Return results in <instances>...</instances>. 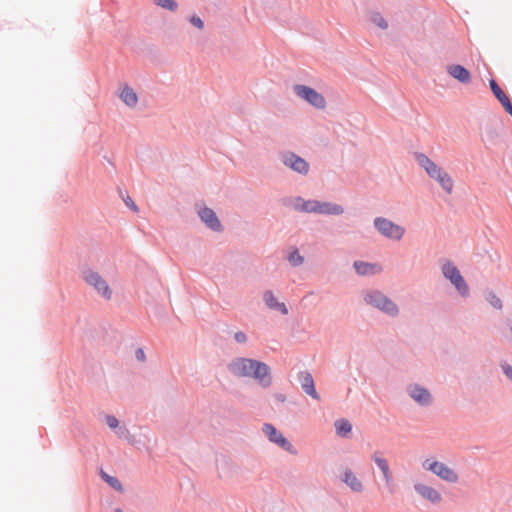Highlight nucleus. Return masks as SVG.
<instances>
[{"instance_id": "nucleus-11", "label": "nucleus", "mask_w": 512, "mask_h": 512, "mask_svg": "<svg viewBox=\"0 0 512 512\" xmlns=\"http://www.w3.org/2000/svg\"><path fill=\"white\" fill-rule=\"evenodd\" d=\"M262 430L271 442L291 454H296L293 445L272 424H264Z\"/></svg>"}, {"instance_id": "nucleus-20", "label": "nucleus", "mask_w": 512, "mask_h": 512, "mask_svg": "<svg viewBox=\"0 0 512 512\" xmlns=\"http://www.w3.org/2000/svg\"><path fill=\"white\" fill-rule=\"evenodd\" d=\"M450 76L457 79L461 83H469L471 80L470 72L461 65H450L447 68Z\"/></svg>"}, {"instance_id": "nucleus-34", "label": "nucleus", "mask_w": 512, "mask_h": 512, "mask_svg": "<svg viewBox=\"0 0 512 512\" xmlns=\"http://www.w3.org/2000/svg\"><path fill=\"white\" fill-rule=\"evenodd\" d=\"M125 203L128 207L132 208L134 211H138L137 206L135 205V203L133 202V200L130 197H127V199H125Z\"/></svg>"}, {"instance_id": "nucleus-21", "label": "nucleus", "mask_w": 512, "mask_h": 512, "mask_svg": "<svg viewBox=\"0 0 512 512\" xmlns=\"http://www.w3.org/2000/svg\"><path fill=\"white\" fill-rule=\"evenodd\" d=\"M317 213L327 215H340L343 213V208L335 203L318 201Z\"/></svg>"}, {"instance_id": "nucleus-9", "label": "nucleus", "mask_w": 512, "mask_h": 512, "mask_svg": "<svg viewBox=\"0 0 512 512\" xmlns=\"http://www.w3.org/2000/svg\"><path fill=\"white\" fill-rule=\"evenodd\" d=\"M294 90L297 96L306 100L312 106L318 109H324L326 107L325 98L313 88L305 85H296Z\"/></svg>"}, {"instance_id": "nucleus-31", "label": "nucleus", "mask_w": 512, "mask_h": 512, "mask_svg": "<svg viewBox=\"0 0 512 512\" xmlns=\"http://www.w3.org/2000/svg\"><path fill=\"white\" fill-rule=\"evenodd\" d=\"M106 423L111 428L114 429L118 426L119 422L116 417L114 416H107L106 417Z\"/></svg>"}, {"instance_id": "nucleus-22", "label": "nucleus", "mask_w": 512, "mask_h": 512, "mask_svg": "<svg viewBox=\"0 0 512 512\" xmlns=\"http://www.w3.org/2000/svg\"><path fill=\"white\" fill-rule=\"evenodd\" d=\"M354 268L359 275H372L379 272L381 269L376 264L356 261Z\"/></svg>"}, {"instance_id": "nucleus-17", "label": "nucleus", "mask_w": 512, "mask_h": 512, "mask_svg": "<svg viewBox=\"0 0 512 512\" xmlns=\"http://www.w3.org/2000/svg\"><path fill=\"white\" fill-rule=\"evenodd\" d=\"M490 88L495 95V97L502 104L506 112H508L512 116V104L510 102L509 97L502 91V89L498 86L495 80H490Z\"/></svg>"}, {"instance_id": "nucleus-13", "label": "nucleus", "mask_w": 512, "mask_h": 512, "mask_svg": "<svg viewBox=\"0 0 512 512\" xmlns=\"http://www.w3.org/2000/svg\"><path fill=\"white\" fill-rule=\"evenodd\" d=\"M408 393L410 397L419 405L426 406L432 402V396L430 392L417 384L410 385L408 387Z\"/></svg>"}, {"instance_id": "nucleus-5", "label": "nucleus", "mask_w": 512, "mask_h": 512, "mask_svg": "<svg viewBox=\"0 0 512 512\" xmlns=\"http://www.w3.org/2000/svg\"><path fill=\"white\" fill-rule=\"evenodd\" d=\"M374 226L382 236L391 240L399 241L405 234L404 227L395 224L391 220L383 217L375 218Z\"/></svg>"}, {"instance_id": "nucleus-4", "label": "nucleus", "mask_w": 512, "mask_h": 512, "mask_svg": "<svg viewBox=\"0 0 512 512\" xmlns=\"http://www.w3.org/2000/svg\"><path fill=\"white\" fill-rule=\"evenodd\" d=\"M364 300L367 304L391 315L396 316L399 312L397 305L387 296L379 291H369L365 294Z\"/></svg>"}, {"instance_id": "nucleus-1", "label": "nucleus", "mask_w": 512, "mask_h": 512, "mask_svg": "<svg viewBox=\"0 0 512 512\" xmlns=\"http://www.w3.org/2000/svg\"><path fill=\"white\" fill-rule=\"evenodd\" d=\"M228 368L234 376L254 378L262 387H269L272 383L270 368L263 362L237 358L229 364Z\"/></svg>"}, {"instance_id": "nucleus-15", "label": "nucleus", "mask_w": 512, "mask_h": 512, "mask_svg": "<svg viewBox=\"0 0 512 512\" xmlns=\"http://www.w3.org/2000/svg\"><path fill=\"white\" fill-rule=\"evenodd\" d=\"M284 164L299 173L306 174L308 172L307 162L295 154L286 155Z\"/></svg>"}, {"instance_id": "nucleus-25", "label": "nucleus", "mask_w": 512, "mask_h": 512, "mask_svg": "<svg viewBox=\"0 0 512 512\" xmlns=\"http://www.w3.org/2000/svg\"><path fill=\"white\" fill-rule=\"evenodd\" d=\"M101 477L103 480H105L112 488H114L117 491H123V486L121 482L113 476L108 475L104 471H101Z\"/></svg>"}, {"instance_id": "nucleus-33", "label": "nucleus", "mask_w": 512, "mask_h": 512, "mask_svg": "<svg viewBox=\"0 0 512 512\" xmlns=\"http://www.w3.org/2000/svg\"><path fill=\"white\" fill-rule=\"evenodd\" d=\"M504 374L512 381V367L508 364L502 365Z\"/></svg>"}, {"instance_id": "nucleus-24", "label": "nucleus", "mask_w": 512, "mask_h": 512, "mask_svg": "<svg viewBox=\"0 0 512 512\" xmlns=\"http://www.w3.org/2000/svg\"><path fill=\"white\" fill-rule=\"evenodd\" d=\"M335 428L339 436L345 437L351 432L352 426L349 421L341 419L335 423Z\"/></svg>"}, {"instance_id": "nucleus-2", "label": "nucleus", "mask_w": 512, "mask_h": 512, "mask_svg": "<svg viewBox=\"0 0 512 512\" xmlns=\"http://www.w3.org/2000/svg\"><path fill=\"white\" fill-rule=\"evenodd\" d=\"M414 157L418 165L431 179L436 181L447 194H451L453 192L454 181L446 170L424 153H415Z\"/></svg>"}, {"instance_id": "nucleus-29", "label": "nucleus", "mask_w": 512, "mask_h": 512, "mask_svg": "<svg viewBox=\"0 0 512 512\" xmlns=\"http://www.w3.org/2000/svg\"><path fill=\"white\" fill-rule=\"evenodd\" d=\"M488 301L494 308H496V309L502 308V302H501L500 298H498L496 295L490 294L488 297Z\"/></svg>"}, {"instance_id": "nucleus-16", "label": "nucleus", "mask_w": 512, "mask_h": 512, "mask_svg": "<svg viewBox=\"0 0 512 512\" xmlns=\"http://www.w3.org/2000/svg\"><path fill=\"white\" fill-rule=\"evenodd\" d=\"M299 380L301 383V387L304 392L310 395L312 398L319 400L320 397L315 389L314 380L312 375L308 372H301L299 375Z\"/></svg>"}, {"instance_id": "nucleus-8", "label": "nucleus", "mask_w": 512, "mask_h": 512, "mask_svg": "<svg viewBox=\"0 0 512 512\" xmlns=\"http://www.w3.org/2000/svg\"><path fill=\"white\" fill-rule=\"evenodd\" d=\"M442 272L445 278L450 280L461 295H468V285L455 265L450 262L445 263L442 267Z\"/></svg>"}, {"instance_id": "nucleus-14", "label": "nucleus", "mask_w": 512, "mask_h": 512, "mask_svg": "<svg viewBox=\"0 0 512 512\" xmlns=\"http://www.w3.org/2000/svg\"><path fill=\"white\" fill-rule=\"evenodd\" d=\"M200 219L212 230L214 231H220L221 230V223L218 220L215 212L210 208H202L199 212Z\"/></svg>"}, {"instance_id": "nucleus-28", "label": "nucleus", "mask_w": 512, "mask_h": 512, "mask_svg": "<svg viewBox=\"0 0 512 512\" xmlns=\"http://www.w3.org/2000/svg\"><path fill=\"white\" fill-rule=\"evenodd\" d=\"M289 262L294 266H298L303 263V257L298 251H294L289 255Z\"/></svg>"}, {"instance_id": "nucleus-36", "label": "nucleus", "mask_w": 512, "mask_h": 512, "mask_svg": "<svg viewBox=\"0 0 512 512\" xmlns=\"http://www.w3.org/2000/svg\"><path fill=\"white\" fill-rule=\"evenodd\" d=\"M510 331L512 333V321H511V324H510Z\"/></svg>"}, {"instance_id": "nucleus-26", "label": "nucleus", "mask_w": 512, "mask_h": 512, "mask_svg": "<svg viewBox=\"0 0 512 512\" xmlns=\"http://www.w3.org/2000/svg\"><path fill=\"white\" fill-rule=\"evenodd\" d=\"M155 4L170 11H175L178 8V4L175 0H155Z\"/></svg>"}, {"instance_id": "nucleus-7", "label": "nucleus", "mask_w": 512, "mask_h": 512, "mask_svg": "<svg viewBox=\"0 0 512 512\" xmlns=\"http://www.w3.org/2000/svg\"><path fill=\"white\" fill-rule=\"evenodd\" d=\"M413 489L422 500L433 505L440 504L443 500L442 494L438 489L423 481H415L413 483Z\"/></svg>"}, {"instance_id": "nucleus-35", "label": "nucleus", "mask_w": 512, "mask_h": 512, "mask_svg": "<svg viewBox=\"0 0 512 512\" xmlns=\"http://www.w3.org/2000/svg\"><path fill=\"white\" fill-rule=\"evenodd\" d=\"M136 357L139 359V360H144L145 358V354H144V351L142 349H138L136 351Z\"/></svg>"}, {"instance_id": "nucleus-23", "label": "nucleus", "mask_w": 512, "mask_h": 512, "mask_svg": "<svg viewBox=\"0 0 512 512\" xmlns=\"http://www.w3.org/2000/svg\"><path fill=\"white\" fill-rule=\"evenodd\" d=\"M317 200H304L301 198H298L295 203V208L307 212V213H317Z\"/></svg>"}, {"instance_id": "nucleus-37", "label": "nucleus", "mask_w": 512, "mask_h": 512, "mask_svg": "<svg viewBox=\"0 0 512 512\" xmlns=\"http://www.w3.org/2000/svg\"><path fill=\"white\" fill-rule=\"evenodd\" d=\"M116 512H122L120 509H117Z\"/></svg>"}, {"instance_id": "nucleus-27", "label": "nucleus", "mask_w": 512, "mask_h": 512, "mask_svg": "<svg viewBox=\"0 0 512 512\" xmlns=\"http://www.w3.org/2000/svg\"><path fill=\"white\" fill-rule=\"evenodd\" d=\"M372 22L381 29H387L388 24L386 20L379 13H374L371 17Z\"/></svg>"}, {"instance_id": "nucleus-19", "label": "nucleus", "mask_w": 512, "mask_h": 512, "mask_svg": "<svg viewBox=\"0 0 512 512\" xmlns=\"http://www.w3.org/2000/svg\"><path fill=\"white\" fill-rule=\"evenodd\" d=\"M263 300L268 308L272 310H278L283 315L288 314L286 305L282 302H279L272 291H265L263 294Z\"/></svg>"}, {"instance_id": "nucleus-10", "label": "nucleus", "mask_w": 512, "mask_h": 512, "mask_svg": "<svg viewBox=\"0 0 512 512\" xmlns=\"http://www.w3.org/2000/svg\"><path fill=\"white\" fill-rule=\"evenodd\" d=\"M372 459L380 469L385 485L390 493H394L395 491V483L393 479V473L390 469L389 462L386 458H384L380 452H375L372 455Z\"/></svg>"}, {"instance_id": "nucleus-6", "label": "nucleus", "mask_w": 512, "mask_h": 512, "mask_svg": "<svg viewBox=\"0 0 512 512\" xmlns=\"http://www.w3.org/2000/svg\"><path fill=\"white\" fill-rule=\"evenodd\" d=\"M83 279L104 299L110 300L112 298V289L110 288L107 281L98 272L87 270L83 273Z\"/></svg>"}, {"instance_id": "nucleus-12", "label": "nucleus", "mask_w": 512, "mask_h": 512, "mask_svg": "<svg viewBox=\"0 0 512 512\" xmlns=\"http://www.w3.org/2000/svg\"><path fill=\"white\" fill-rule=\"evenodd\" d=\"M340 480L353 492L362 493L364 491L363 482L357 474L350 468H345L340 475Z\"/></svg>"}, {"instance_id": "nucleus-3", "label": "nucleus", "mask_w": 512, "mask_h": 512, "mask_svg": "<svg viewBox=\"0 0 512 512\" xmlns=\"http://www.w3.org/2000/svg\"><path fill=\"white\" fill-rule=\"evenodd\" d=\"M424 470L432 473L440 480L450 484H455L459 481V474L456 470L450 467L448 464L438 461L435 458H427L422 462Z\"/></svg>"}, {"instance_id": "nucleus-18", "label": "nucleus", "mask_w": 512, "mask_h": 512, "mask_svg": "<svg viewBox=\"0 0 512 512\" xmlns=\"http://www.w3.org/2000/svg\"><path fill=\"white\" fill-rule=\"evenodd\" d=\"M119 98L129 108H135L137 106V104H138V95H137V93L134 91L133 88H131L128 85H124L121 88V91L119 93Z\"/></svg>"}, {"instance_id": "nucleus-30", "label": "nucleus", "mask_w": 512, "mask_h": 512, "mask_svg": "<svg viewBox=\"0 0 512 512\" xmlns=\"http://www.w3.org/2000/svg\"><path fill=\"white\" fill-rule=\"evenodd\" d=\"M189 22L197 27L198 29L202 30L204 28V22L202 21V19L198 16H191L190 19H189Z\"/></svg>"}, {"instance_id": "nucleus-32", "label": "nucleus", "mask_w": 512, "mask_h": 512, "mask_svg": "<svg viewBox=\"0 0 512 512\" xmlns=\"http://www.w3.org/2000/svg\"><path fill=\"white\" fill-rule=\"evenodd\" d=\"M234 338L235 340L238 342V343H245L247 341V336L244 332H236L235 335H234Z\"/></svg>"}]
</instances>
